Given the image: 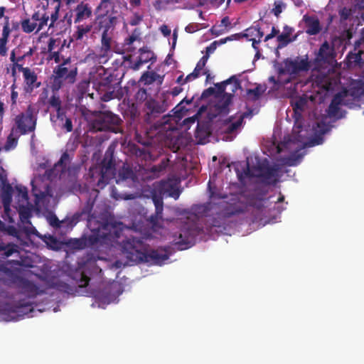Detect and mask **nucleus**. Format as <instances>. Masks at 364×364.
Masks as SVG:
<instances>
[{
    "instance_id": "680f3d73",
    "label": "nucleus",
    "mask_w": 364,
    "mask_h": 364,
    "mask_svg": "<svg viewBox=\"0 0 364 364\" xmlns=\"http://www.w3.org/2000/svg\"><path fill=\"white\" fill-rule=\"evenodd\" d=\"M7 43L8 41L0 38V57H4L7 55Z\"/></svg>"
},
{
    "instance_id": "c85d7f7f",
    "label": "nucleus",
    "mask_w": 364,
    "mask_h": 364,
    "mask_svg": "<svg viewBox=\"0 0 364 364\" xmlns=\"http://www.w3.org/2000/svg\"><path fill=\"white\" fill-rule=\"evenodd\" d=\"M31 19L33 21L37 22V32H39L48 25L49 16L46 12L41 13L38 11L32 14Z\"/></svg>"
},
{
    "instance_id": "13d9d810",
    "label": "nucleus",
    "mask_w": 364,
    "mask_h": 364,
    "mask_svg": "<svg viewBox=\"0 0 364 364\" xmlns=\"http://www.w3.org/2000/svg\"><path fill=\"white\" fill-rule=\"evenodd\" d=\"M135 99L138 102L148 100L146 90L145 88H139L135 95Z\"/></svg>"
},
{
    "instance_id": "5fc2aeb1",
    "label": "nucleus",
    "mask_w": 364,
    "mask_h": 364,
    "mask_svg": "<svg viewBox=\"0 0 364 364\" xmlns=\"http://www.w3.org/2000/svg\"><path fill=\"white\" fill-rule=\"evenodd\" d=\"M112 81V77L111 75H109L108 77H106L105 78L102 79L99 82L100 89H101L102 90H111V88H112V85H111Z\"/></svg>"
},
{
    "instance_id": "603ef678",
    "label": "nucleus",
    "mask_w": 364,
    "mask_h": 364,
    "mask_svg": "<svg viewBox=\"0 0 364 364\" xmlns=\"http://www.w3.org/2000/svg\"><path fill=\"white\" fill-rule=\"evenodd\" d=\"M233 77L230 82H228V85L230 86V92L232 93L234 95L235 92L240 88H241V85L240 80L235 77L232 76Z\"/></svg>"
},
{
    "instance_id": "ddd939ff",
    "label": "nucleus",
    "mask_w": 364,
    "mask_h": 364,
    "mask_svg": "<svg viewBox=\"0 0 364 364\" xmlns=\"http://www.w3.org/2000/svg\"><path fill=\"white\" fill-rule=\"evenodd\" d=\"M18 70L23 74V90L26 93H31L35 89L41 85V82H38V75L33 70L23 66Z\"/></svg>"
},
{
    "instance_id": "bb28decb",
    "label": "nucleus",
    "mask_w": 364,
    "mask_h": 364,
    "mask_svg": "<svg viewBox=\"0 0 364 364\" xmlns=\"http://www.w3.org/2000/svg\"><path fill=\"white\" fill-rule=\"evenodd\" d=\"M136 176L133 170L129 166H126L124 165L119 171L118 177L116 179V183L119 184L128 180L134 182Z\"/></svg>"
},
{
    "instance_id": "de8ad7c7",
    "label": "nucleus",
    "mask_w": 364,
    "mask_h": 364,
    "mask_svg": "<svg viewBox=\"0 0 364 364\" xmlns=\"http://www.w3.org/2000/svg\"><path fill=\"white\" fill-rule=\"evenodd\" d=\"M277 39L279 43V47L280 48L286 46L291 41L289 36V32H283L280 35L277 36Z\"/></svg>"
},
{
    "instance_id": "f3484780",
    "label": "nucleus",
    "mask_w": 364,
    "mask_h": 364,
    "mask_svg": "<svg viewBox=\"0 0 364 364\" xmlns=\"http://www.w3.org/2000/svg\"><path fill=\"white\" fill-rule=\"evenodd\" d=\"M114 5L112 0H101L96 9L95 20H99L101 17L117 18L114 14Z\"/></svg>"
},
{
    "instance_id": "7c9ffc66",
    "label": "nucleus",
    "mask_w": 364,
    "mask_h": 364,
    "mask_svg": "<svg viewBox=\"0 0 364 364\" xmlns=\"http://www.w3.org/2000/svg\"><path fill=\"white\" fill-rule=\"evenodd\" d=\"M277 171L278 169L274 166H267L262 170L261 177L268 184L275 183L277 180L274 178L277 176Z\"/></svg>"
},
{
    "instance_id": "bf43d9fd",
    "label": "nucleus",
    "mask_w": 364,
    "mask_h": 364,
    "mask_svg": "<svg viewBox=\"0 0 364 364\" xmlns=\"http://www.w3.org/2000/svg\"><path fill=\"white\" fill-rule=\"evenodd\" d=\"M112 196L115 198V199H124V200H133V199H135L136 198V194H133V193H131V194H123L122 196L120 195H117V192L115 191V188H114L112 189Z\"/></svg>"
},
{
    "instance_id": "69168bd1",
    "label": "nucleus",
    "mask_w": 364,
    "mask_h": 364,
    "mask_svg": "<svg viewBox=\"0 0 364 364\" xmlns=\"http://www.w3.org/2000/svg\"><path fill=\"white\" fill-rule=\"evenodd\" d=\"M60 9L54 8V12H53L49 16V19L50 20V23L49 24V28H52L54 26L55 22L58 18V14H59Z\"/></svg>"
},
{
    "instance_id": "a18cd8bd",
    "label": "nucleus",
    "mask_w": 364,
    "mask_h": 364,
    "mask_svg": "<svg viewBox=\"0 0 364 364\" xmlns=\"http://www.w3.org/2000/svg\"><path fill=\"white\" fill-rule=\"evenodd\" d=\"M91 31V26H78L76 32L73 34V37L76 40H82L83 36Z\"/></svg>"
},
{
    "instance_id": "393cba45",
    "label": "nucleus",
    "mask_w": 364,
    "mask_h": 364,
    "mask_svg": "<svg viewBox=\"0 0 364 364\" xmlns=\"http://www.w3.org/2000/svg\"><path fill=\"white\" fill-rule=\"evenodd\" d=\"M154 53L146 48H140L138 60L132 63L130 68L134 70H138L143 64L151 61L154 58Z\"/></svg>"
},
{
    "instance_id": "aec40b11",
    "label": "nucleus",
    "mask_w": 364,
    "mask_h": 364,
    "mask_svg": "<svg viewBox=\"0 0 364 364\" xmlns=\"http://www.w3.org/2000/svg\"><path fill=\"white\" fill-rule=\"evenodd\" d=\"M210 134V124L206 121H197L195 131V137L198 144H205V140Z\"/></svg>"
},
{
    "instance_id": "4c0bfd02",
    "label": "nucleus",
    "mask_w": 364,
    "mask_h": 364,
    "mask_svg": "<svg viewBox=\"0 0 364 364\" xmlns=\"http://www.w3.org/2000/svg\"><path fill=\"white\" fill-rule=\"evenodd\" d=\"M282 75L279 74V77L276 79L274 76H270L269 77V82L273 83L272 90H279L282 87L287 85L291 82V77H287L286 79H283Z\"/></svg>"
},
{
    "instance_id": "9d476101",
    "label": "nucleus",
    "mask_w": 364,
    "mask_h": 364,
    "mask_svg": "<svg viewBox=\"0 0 364 364\" xmlns=\"http://www.w3.org/2000/svg\"><path fill=\"white\" fill-rule=\"evenodd\" d=\"M200 228L196 223L185 224L180 230L175 243L181 250L189 247L194 242L195 237L200 232Z\"/></svg>"
},
{
    "instance_id": "79ce46f5",
    "label": "nucleus",
    "mask_w": 364,
    "mask_h": 364,
    "mask_svg": "<svg viewBox=\"0 0 364 364\" xmlns=\"http://www.w3.org/2000/svg\"><path fill=\"white\" fill-rule=\"evenodd\" d=\"M321 31L320 23L318 19H313L307 22L306 33L309 35H316Z\"/></svg>"
},
{
    "instance_id": "f704fd0d",
    "label": "nucleus",
    "mask_w": 364,
    "mask_h": 364,
    "mask_svg": "<svg viewBox=\"0 0 364 364\" xmlns=\"http://www.w3.org/2000/svg\"><path fill=\"white\" fill-rule=\"evenodd\" d=\"M265 87L261 85H257L253 89H247L246 91L247 96L251 101H256L259 99L265 91Z\"/></svg>"
},
{
    "instance_id": "f257e3e1",
    "label": "nucleus",
    "mask_w": 364,
    "mask_h": 364,
    "mask_svg": "<svg viewBox=\"0 0 364 364\" xmlns=\"http://www.w3.org/2000/svg\"><path fill=\"white\" fill-rule=\"evenodd\" d=\"M122 249L127 258L134 262L161 265L168 259V255L162 250H151L146 252V245L140 238L127 239L122 242Z\"/></svg>"
},
{
    "instance_id": "4468645a",
    "label": "nucleus",
    "mask_w": 364,
    "mask_h": 364,
    "mask_svg": "<svg viewBox=\"0 0 364 364\" xmlns=\"http://www.w3.org/2000/svg\"><path fill=\"white\" fill-rule=\"evenodd\" d=\"M152 190L161 196L168 195L175 199H177L180 195V191L175 188L174 184L170 180H161L155 183Z\"/></svg>"
},
{
    "instance_id": "72a5a7b5",
    "label": "nucleus",
    "mask_w": 364,
    "mask_h": 364,
    "mask_svg": "<svg viewBox=\"0 0 364 364\" xmlns=\"http://www.w3.org/2000/svg\"><path fill=\"white\" fill-rule=\"evenodd\" d=\"M21 47H18L16 49H14L10 54V61L12 63L11 69V75L13 77H15L16 74V70H19L21 67H23V64H18L17 63V56L18 54H21Z\"/></svg>"
},
{
    "instance_id": "864d4df0",
    "label": "nucleus",
    "mask_w": 364,
    "mask_h": 364,
    "mask_svg": "<svg viewBox=\"0 0 364 364\" xmlns=\"http://www.w3.org/2000/svg\"><path fill=\"white\" fill-rule=\"evenodd\" d=\"M60 38H50L48 42V52L55 51L59 48Z\"/></svg>"
},
{
    "instance_id": "5701e85b",
    "label": "nucleus",
    "mask_w": 364,
    "mask_h": 364,
    "mask_svg": "<svg viewBox=\"0 0 364 364\" xmlns=\"http://www.w3.org/2000/svg\"><path fill=\"white\" fill-rule=\"evenodd\" d=\"M95 205V199L90 198L84 207L82 208L81 212L80 213H76L74 215V221L77 223L78 218H86L88 220H90L92 218H96L97 215L95 212H93V208Z\"/></svg>"
},
{
    "instance_id": "37998d69",
    "label": "nucleus",
    "mask_w": 364,
    "mask_h": 364,
    "mask_svg": "<svg viewBox=\"0 0 364 364\" xmlns=\"http://www.w3.org/2000/svg\"><path fill=\"white\" fill-rule=\"evenodd\" d=\"M71 159L67 151L64 152L60 160L55 164V166H60L61 172H65L67 170L68 166L70 164Z\"/></svg>"
},
{
    "instance_id": "0e129e2a",
    "label": "nucleus",
    "mask_w": 364,
    "mask_h": 364,
    "mask_svg": "<svg viewBox=\"0 0 364 364\" xmlns=\"http://www.w3.org/2000/svg\"><path fill=\"white\" fill-rule=\"evenodd\" d=\"M90 277L87 276L84 272L81 274V277L78 283L80 287H86L88 286L90 282Z\"/></svg>"
},
{
    "instance_id": "6ab92c4d",
    "label": "nucleus",
    "mask_w": 364,
    "mask_h": 364,
    "mask_svg": "<svg viewBox=\"0 0 364 364\" xmlns=\"http://www.w3.org/2000/svg\"><path fill=\"white\" fill-rule=\"evenodd\" d=\"M18 287L21 292L28 298H34L38 294V287L28 279H19Z\"/></svg>"
},
{
    "instance_id": "cd10ccee",
    "label": "nucleus",
    "mask_w": 364,
    "mask_h": 364,
    "mask_svg": "<svg viewBox=\"0 0 364 364\" xmlns=\"http://www.w3.org/2000/svg\"><path fill=\"white\" fill-rule=\"evenodd\" d=\"M308 100L305 95L296 97L291 100V105L293 108L295 115H301V112L304 110Z\"/></svg>"
},
{
    "instance_id": "ea45409f",
    "label": "nucleus",
    "mask_w": 364,
    "mask_h": 364,
    "mask_svg": "<svg viewBox=\"0 0 364 364\" xmlns=\"http://www.w3.org/2000/svg\"><path fill=\"white\" fill-rule=\"evenodd\" d=\"M16 311L18 313H22L23 314H27L29 312L33 311V307L32 304L24 300H20L15 306Z\"/></svg>"
},
{
    "instance_id": "7ed1b4c3",
    "label": "nucleus",
    "mask_w": 364,
    "mask_h": 364,
    "mask_svg": "<svg viewBox=\"0 0 364 364\" xmlns=\"http://www.w3.org/2000/svg\"><path fill=\"white\" fill-rule=\"evenodd\" d=\"M122 231V223L106 222L92 231L87 242L91 246L108 245L120 237Z\"/></svg>"
},
{
    "instance_id": "e433bc0d",
    "label": "nucleus",
    "mask_w": 364,
    "mask_h": 364,
    "mask_svg": "<svg viewBox=\"0 0 364 364\" xmlns=\"http://www.w3.org/2000/svg\"><path fill=\"white\" fill-rule=\"evenodd\" d=\"M16 198L18 204H29L28 189L25 186H16Z\"/></svg>"
},
{
    "instance_id": "4be33fe9",
    "label": "nucleus",
    "mask_w": 364,
    "mask_h": 364,
    "mask_svg": "<svg viewBox=\"0 0 364 364\" xmlns=\"http://www.w3.org/2000/svg\"><path fill=\"white\" fill-rule=\"evenodd\" d=\"M250 114V112H244L235 122H231L230 118L228 120L225 121L223 126V132L228 134L237 133V130L240 129L243 123L244 119L245 117H247Z\"/></svg>"
},
{
    "instance_id": "338daca9",
    "label": "nucleus",
    "mask_w": 364,
    "mask_h": 364,
    "mask_svg": "<svg viewBox=\"0 0 364 364\" xmlns=\"http://www.w3.org/2000/svg\"><path fill=\"white\" fill-rule=\"evenodd\" d=\"M2 231H6L9 235L14 237L18 236V230L14 225H9L8 227L5 226V228Z\"/></svg>"
},
{
    "instance_id": "423d86ee",
    "label": "nucleus",
    "mask_w": 364,
    "mask_h": 364,
    "mask_svg": "<svg viewBox=\"0 0 364 364\" xmlns=\"http://www.w3.org/2000/svg\"><path fill=\"white\" fill-rule=\"evenodd\" d=\"M115 171L113 150L109 147L101 162L100 178L97 182V187L103 188L107 184H108L109 181L114 178L116 174Z\"/></svg>"
},
{
    "instance_id": "8fccbe9b",
    "label": "nucleus",
    "mask_w": 364,
    "mask_h": 364,
    "mask_svg": "<svg viewBox=\"0 0 364 364\" xmlns=\"http://www.w3.org/2000/svg\"><path fill=\"white\" fill-rule=\"evenodd\" d=\"M155 80L156 74L154 73L145 72L140 78V81L144 82L146 85H150Z\"/></svg>"
},
{
    "instance_id": "b1692460",
    "label": "nucleus",
    "mask_w": 364,
    "mask_h": 364,
    "mask_svg": "<svg viewBox=\"0 0 364 364\" xmlns=\"http://www.w3.org/2000/svg\"><path fill=\"white\" fill-rule=\"evenodd\" d=\"M151 196L152 200L155 205V215L151 216V221L153 223H155L158 221L159 219H161L164 203H163V196L159 195L158 193L151 191Z\"/></svg>"
},
{
    "instance_id": "9b49d317",
    "label": "nucleus",
    "mask_w": 364,
    "mask_h": 364,
    "mask_svg": "<svg viewBox=\"0 0 364 364\" xmlns=\"http://www.w3.org/2000/svg\"><path fill=\"white\" fill-rule=\"evenodd\" d=\"M12 193L13 188L10 183L2 186L1 198L4 206V213H2L1 217L5 222L11 224L15 223V218L16 216V211L11 209Z\"/></svg>"
},
{
    "instance_id": "052dcab7",
    "label": "nucleus",
    "mask_w": 364,
    "mask_h": 364,
    "mask_svg": "<svg viewBox=\"0 0 364 364\" xmlns=\"http://www.w3.org/2000/svg\"><path fill=\"white\" fill-rule=\"evenodd\" d=\"M62 50L58 48V49H57L55 51L48 52V58L49 60H54V61L56 63H60V60L62 59V57H60V52Z\"/></svg>"
},
{
    "instance_id": "473e14b6",
    "label": "nucleus",
    "mask_w": 364,
    "mask_h": 364,
    "mask_svg": "<svg viewBox=\"0 0 364 364\" xmlns=\"http://www.w3.org/2000/svg\"><path fill=\"white\" fill-rule=\"evenodd\" d=\"M21 136L16 132H13V129H11V132L6 138V143L4 149L5 151H10L16 147L18 141L19 136Z\"/></svg>"
},
{
    "instance_id": "2eb2a0df",
    "label": "nucleus",
    "mask_w": 364,
    "mask_h": 364,
    "mask_svg": "<svg viewBox=\"0 0 364 364\" xmlns=\"http://www.w3.org/2000/svg\"><path fill=\"white\" fill-rule=\"evenodd\" d=\"M50 120L53 126L60 128L65 132H71L73 129V122L70 117H67L65 109L60 112V116L57 113L50 114Z\"/></svg>"
},
{
    "instance_id": "3c124183",
    "label": "nucleus",
    "mask_w": 364,
    "mask_h": 364,
    "mask_svg": "<svg viewBox=\"0 0 364 364\" xmlns=\"http://www.w3.org/2000/svg\"><path fill=\"white\" fill-rule=\"evenodd\" d=\"M15 252H18V247L17 245L14 243H8L6 244L5 250L4 252V255L6 257H10Z\"/></svg>"
},
{
    "instance_id": "f8f14e48",
    "label": "nucleus",
    "mask_w": 364,
    "mask_h": 364,
    "mask_svg": "<svg viewBox=\"0 0 364 364\" xmlns=\"http://www.w3.org/2000/svg\"><path fill=\"white\" fill-rule=\"evenodd\" d=\"M348 96V90H343L338 93H336L328 107V114L331 117H336V118H342L344 117L343 113L341 112V105H347L348 103L345 101V98Z\"/></svg>"
},
{
    "instance_id": "6e6552de",
    "label": "nucleus",
    "mask_w": 364,
    "mask_h": 364,
    "mask_svg": "<svg viewBox=\"0 0 364 364\" xmlns=\"http://www.w3.org/2000/svg\"><path fill=\"white\" fill-rule=\"evenodd\" d=\"M284 66L279 68L278 73L283 75L286 73L289 75H297L301 71H308L310 69V63L308 57L300 58L296 57L294 59L287 58L283 62Z\"/></svg>"
},
{
    "instance_id": "a19ab883",
    "label": "nucleus",
    "mask_w": 364,
    "mask_h": 364,
    "mask_svg": "<svg viewBox=\"0 0 364 364\" xmlns=\"http://www.w3.org/2000/svg\"><path fill=\"white\" fill-rule=\"evenodd\" d=\"M44 242L51 250H58L61 247L60 241L53 235H45L43 238Z\"/></svg>"
},
{
    "instance_id": "a211bd4d",
    "label": "nucleus",
    "mask_w": 364,
    "mask_h": 364,
    "mask_svg": "<svg viewBox=\"0 0 364 364\" xmlns=\"http://www.w3.org/2000/svg\"><path fill=\"white\" fill-rule=\"evenodd\" d=\"M338 82L339 80L333 75L320 74L316 77V83L326 91L333 90Z\"/></svg>"
},
{
    "instance_id": "4d7b16f0",
    "label": "nucleus",
    "mask_w": 364,
    "mask_h": 364,
    "mask_svg": "<svg viewBox=\"0 0 364 364\" xmlns=\"http://www.w3.org/2000/svg\"><path fill=\"white\" fill-rule=\"evenodd\" d=\"M285 7V4L282 1H275L274 4V8L272 12L278 17L282 12L283 9Z\"/></svg>"
},
{
    "instance_id": "09e8293b",
    "label": "nucleus",
    "mask_w": 364,
    "mask_h": 364,
    "mask_svg": "<svg viewBox=\"0 0 364 364\" xmlns=\"http://www.w3.org/2000/svg\"><path fill=\"white\" fill-rule=\"evenodd\" d=\"M66 82L63 78L58 77V75H53V80L51 85L53 91H58L63 86V83Z\"/></svg>"
},
{
    "instance_id": "2f4dec72",
    "label": "nucleus",
    "mask_w": 364,
    "mask_h": 364,
    "mask_svg": "<svg viewBox=\"0 0 364 364\" xmlns=\"http://www.w3.org/2000/svg\"><path fill=\"white\" fill-rule=\"evenodd\" d=\"M49 223L52 227L55 228H60L63 227L72 228L76 223V222L74 221V218L60 220L56 215L52 216L49 220Z\"/></svg>"
},
{
    "instance_id": "58836bf2",
    "label": "nucleus",
    "mask_w": 364,
    "mask_h": 364,
    "mask_svg": "<svg viewBox=\"0 0 364 364\" xmlns=\"http://www.w3.org/2000/svg\"><path fill=\"white\" fill-rule=\"evenodd\" d=\"M21 26L22 31L26 33H31L35 30L37 31V22L33 21L31 18L22 20Z\"/></svg>"
},
{
    "instance_id": "e2e57ef3",
    "label": "nucleus",
    "mask_w": 364,
    "mask_h": 364,
    "mask_svg": "<svg viewBox=\"0 0 364 364\" xmlns=\"http://www.w3.org/2000/svg\"><path fill=\"white\" fill-rule=\"evenodd\" d=\"M106 90V92L101 97L102 101L108 102V101L114 99V89L112 90Z\"/></svg>"
},
{
    "instance_id": "412c9836",
    "label": "nucleus",
    "mask_w": 364,
    "mask_h": 364,
    "mask_svg": "<svg viewBox=\"0 0 364 364\" xmlns=\"http://www.w3.org/2000/svg\"><path fill=\"white\" fill-rule=\"evenodd\" d=\"M333 49L327 41L321 46L317 53L316 60L324 63H330L334 59Z\"/></svg>"
},
{
    "instance_id": "c756f323",
    "label": "nucleus",
    "mask_w": 364,
    "mask_h": 364,
    "mask_svg": "<svg viewBox=\"0 0 364 364\" xmlns=\"http://www.w3.org/2000/svg\"><path fill=\"white\" fill-rule=\"evenodd\" d=\"M48 105L49 108H53L55 113H57V117L60 116V112L65 109L63 107V102L60 97V96L53 93L48 99Z\"/></svg>"
},
{
    "instance_id": "a878e982",
    "label": "nucleus",
    "mask_w": 364,
    "mask_h": 364,
    "mask_svg": "<svg viewBox=\"0 0 364 364\" xmlns=\"http://www.w3.org/2000/svg\"><path fill=\"white\" fill-rule=\"evenodd\" d=\"M75 23L80 22L85 19L89 18L92 16V9L88 4H84L81 1L75 9Z\"/></svg>"
},
{
    "instance_id": "c03bdc74",
    "label": "nucleus",
    "mask_w": 364,
    "mask_h": 364,
    "mask_svg": "<svg viewBox=\"0 0 364 364\" xmlns=\"http://www.w3.org/2000/svg\"><path fill=\"white\" fill-rule=\"evenodd\" d=\"M168 159H163L159 164L154 165L151 168V171L154 174H159V173L166 170L168 166Z\"/></svg>"
},
{
    "instance_id": "1a4fd4ad",
    "label": "nucleus",
    "mask_w": 364,
    "mask_h": 364,
    "mask_svg": "<svg viewBox=\"0 0 364 364\" xmlns=\"http://www.w3.org/2000/svg\"><path fill=\"white\" fill-rule=\"evenodd\" d=\"M16 211L18 213L19 222L17 223L18 227L25 233L30 235H38V231L32 225L30 220L32 216V205L29 204H18L16 207Z\"/></svg>"
},
{
    "instance_id": "49530a36",
    "label": "nucleus",
    "mask_w": 364,
    "mask_h": 364,
    "mask_svg": "<svg viewBox=\"0 0 364 364\" xmlns=\"http://www.w3.org/2000/svg\"><path fill=\"white\" fill-rule=\"evenodd\" d=\"M232 78L233 77H230L228 80H226L220 83L215 84V86L217 89L215 96L218 97L222 94L224 95L225 93H226L225 92L226 87H227V86H228V82H230Z\"/></svg>"
},
{
    "instance_id": "20e7f679",
    "label": "nucleus",
    "mask_w": 364,
    "mask_h": 364,
    "mask_svg": "<svg viewBox=\"0 0 364 364\" xmlns=\"http://www.w3.org/2000/svg\"><path fill=\"white\" fill-rule=\"evenodd\" d=\"M122 120L119 115L110 111H100L90 122V131L121 133L122 132Z\"/></svg>"
},
{
    "instance_id": "f03ea898",
    "label": "nucleus",
    "mask_w": 364,
    "mask_h": 364,
    "mask_svg": "<svg viewBox=\"0 0 364 364\" xmlns=\"http://www.w3.org/2000/svg\"><path fill=\"white\" fill-rule=\"evenodd\" d=\"M118 23V18H105L101 17L99 20H95V30L100 33V46L97 58L100 60H104L106 63L114 50V30Z\"/></svg>"
},
{
    "instance_id": "dca6fc26",
    "label": "nucleus",
    "mask_w": 364,
    "mask_h": 364,
    "mask_svg": "<svg viewBox=\"0 0 364 364\" xmlns=\"http://www.w3.org/2000/svg\"><path fill=\"white\" fill-rule=\"evenodd\" d=\"M53 73L55 75H58V77L63 78L67 83L73 84L77 75V68L76 65H70L69 67L57 66L55 68Z\"/></svg>"
},
{
    "instance_id": "774afa93",
    "label": "nucleus",
    "mask_w": 364,
    "mask_h": 364,
    "mask_svg": "<svg viewBox=\"0 0 364 364\" xmlns=\"http://www.w3.org/2000/svg\"><path fill=\"white\" fill-rule=\"evenodd\" d=\"M143 20V16L139 14H135L129 21L131 26H137Z\"/></svg>"
},
{
    "instance_id": "0eeeda50",
    "label": "nucleus",
    "mask_w": 364,
    "mask_h": 364,
    "mask_svg": "<svg viewBox=\"0 0 364 364\" xmlns=\"http://www.w3.org/2000/svg\"><path fill=\"white\" fill-rule=\"evenodd\" d=\"M169 107L166 100H156L152 98L146 100L144 103L143 111L144 112V120L147 124H152L164 114Z\"/></svg>"
},
{
    "instance_id": "c9c22d12",
    "label": "nucleus",
    "mask_w": 364,
    "mask_h": 364,
    "mask_svg": "<svg viewBox=\"0 0 364 364\" xmlns=\"http://www.w3.org/2000/svg\"><path fill=\"white\" fill-rule=\"evenodd\" d=\"M242 36L245 38L251 37V38H262L264 36V32L261 30L260 26L258 24H257L247 28L245 31L244 35Z\"/></svg>"
},
{
    "instance_id": "6e6d98bb",
    "label": "nucleus",
    "mask_w": 364,
    "mask_h": 364,
    "mask_svg": "<svg viewBox=\"0 0 364 364\" xmlns=\"http://www.w3.org/2000/svg\"><path fill=\"white\" fill-rule=\"evenodd\" d=\"M233 97L232 93H225L223 96V99L221 100V105H220V107L223 109H225L228 107V106L230 105L232 98Z\"/></svg>"
},
{
    "instance_id": "39448f33",
    "label": "nucleus",
    "mask_w": 364,
    "mask_h": 364,
    "mask_svg": "<svg viewBox=\"0 0 364 364\" xmlns=\"http://www.w3.org/2000/svg\"><path fill=\"white\" fill-rule=\"evenodd\" d=\"M37 125V116L35 109L29 105L25 112H20L14 118V124L11 127L13 132H16L21 135L33 133L31 139L35 137L33 133Z\"/></svg>"
}]
</instances>
